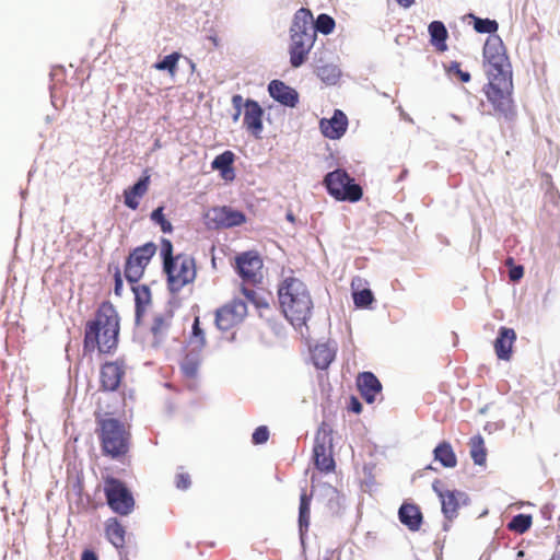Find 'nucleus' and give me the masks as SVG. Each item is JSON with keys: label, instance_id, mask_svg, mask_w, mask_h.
Here are the masks:
<instances>
[{"label": "nucleus", "instance_id": "1", "mask_svg": "<svg viewBox=\"0 0 560 560\" xmlns=\"http://www.w3.org/2000/svg\"><path fill=\"white\" fill-rule=\"evenodd\" d=\"M278 298L285 318L294 327L304 326L313 308L306 284L294 276L284 277L278 288Z\"/></svg>", "mask_w": 560, "mask_h": 560}, {"label": "nucleus", "instance_id": "2", "mask_svg": "<svg viewBox=\"0 0 560 560\" xmlns=\"http://www.w3.org/2000/svg\"><path fill=\"white\" fill-rule=\"evenodd\" d=\"M118 316L112 306H103L95 318L86 324L84 350L108 353L118 342Z\"/></svg>", "mask_w": 560, "mask_h": 560}, {"label": "nucleus", "instance_id": "3", "mask_svg": "<svg viewBox=\"0 0 560 560\" xmlns=\"http://www.w3.org/2000/svg\"><path fill=\"white\" fill-rule=\"evenodd\" d=\"M316 40L313 27V14L308 9L301 8L293 16L290 27V65L300 68L308 57Z\"/></svg>", "mask_w": 560, "mask_h": 560}, {"label": "nucleus", "instance_id": "4", "mask_svg": "<svg viewBox=\"0 0 560 560\" xmlns=\"http://www.w3.org/2000/svg\"><path fill=\"white\" fill-rule=\"evenodd\" d=\"M485 94L497 113L506 118L513 115L511 74L489 75Z\"/></svg>", "mask_w": 560, "mask_h": 560}, {"label": "nucleus", "instance_id": "5", "mask_svg": "<svg viewBox=\"0 0 560 560\" xmlns=\"http://www.w3.org/2000/svg\"><path fill=\"white\" fill-rule=\"evenodd\" d=\"M164 271L167 275L168 288L172 292L180 291L186 284L196 278L195 259L188 255H177L166 259Z\"/></svg>", "mask_w": 560, "mask_h": 560}, {"label": "nucleus", "instance_id": "6", "mask_svg": "<svg viewBox=\"0 0 560 560\" xmlns=\"http://www.w3.org/2000/svg\"><path fill=\"white\" fill-rule=\"evenodd\" d=\"M324 184L336 200L355 202L362 198V188L343 170L329 172L324 178Z\"/></svg>", "mask_w": 560, "mask_h": 560}, {"label": "nucleus", "instance_id": "7", "mask_svg": "<svg viewBox=\"0 0 560 560\" xmlns=\"http://www.w3.org/2000/svg\"><path fill=\"white\" fill-rule=\"evenodd\" d=\"M206 345L202 329L199 327V318L196 317L192 325V332L188 342V351L180 362V370L185 377L196 378L201 364V350Z\"/></svg>", "mask_w": 560, "mask_h": 560}, {"label": "nucleus", "instance_id": "8", "mask_svg": "<svg viewBox=\"0 0 560 560\" xmlns=\"http://www.w3.org/2000/svg\"><path fill=\"white\" fill-rule=\"evenodd\" d=\"M101 439L105 453L117 457L127 452V435L124 425L109 418L101 422Z\"/></svg>", "mask_w": 560, "mask_h": 560}, {"label": "nucleus", "instance_id": "9", "mask_svg": "<svg viewBox=\"0 0 560 560\" xmlns=\"http://www.w3.org/2000/svg\"><path fill=\"white\" fill-rule=\"evenodd\" d=\"M488 75L511 74L504 46L499 36H489L483 47Z\"/></svg>", "mask_w": 560, "mask_h": 560}, {"label": "nucleus", "instance_id": "10", "mask_svg": "<svg viewBox=\"0 0 560 560\" xmlns=\"http://www.w3.org/2000/svg\"><path fill=\"white\" fill-rule=\"evenodd\" d=\"M104 491L107 503L114 512L128 515L132 511L135 505L132 494L121 481L115 478L107 479Z\"/></svg>", "mask_w": 560, "mask_h": 560}, {"label": "nucleus", "instance_id": "11", "mask_svg": "<svg viewBox=\"0 0 560 560\" xmlns=\"http://www.w3.org/2000/svg\"><path fill=\"white\" fill-rule=\"evenodd\" d=\"M156 246L147 243L136 248L128 257L125 268V277L130 283L138 282L143 276L144 268L155 254Z\"/></svg>", "mask_w": 560, "mask_h": 560}, {"label": "nucleus", "instance_id": "12", "mask_svg": "<svg viewBox=\"0 0 560 560\" xmlns=\"http://www.w3.org/2000/svg\"><path fill=\"white\" fill-rule=\"evenodd\" d=\"M315 466L322 470L329 472L335 468V462L331 455V436L330 430L326 424H322L315 436L313 448Z\"/></svg>", "mask_w": 560, "mask_h": 560}, {"label": "nucleus", "instance_id": "13", "mask_svg": "<svg viewBox=\"0 0 560 560\" xmlns=\"http://www.w3.org/2000/svg\"><path fill=\"white\" fill-rule=\"evenodd\" d=\"M432 489L439 497L442 512L447 520L455 518L458 514V510L468 504V495L465 492L444 489L439 480L432 483Z\"/></svg>", "mask_w": 560, "mask_h": 560}, {"label": "nucleus", "instance_id": "14", "mask_svg": "<svg viewBox=\"0 0 560 560\" xmlns=\"http://www.w3.org/2000/svg\"><path fill=\"white\" fill-rule=\"evenodd\" d=\"M247 315V305L241 299H234L215 312V324L220 330H229L242 323Z\"/></svg>", "mask_w": 560, "mask_h": 560}, {"label": "nucleus", "instance_id": "15", "mask_svg": "<svg viewBox=\"0 0 560 560\" xmlns=\"http://www.w3.org/2000/svg\"><path fill=\"white\" fill-rule=\"evenodd\" d=\"M261 268L262 261L255 253L248 252L236 257V270L244 282H259L262 278Z\"/></svg>", "mask_w": 560, "mask_h": 560}, {"label": "nucleus", "instance_id": "16", "mask_svg": "<svg viewBox=\"0 0 560 560\" xmlns=\"http://www.w3.org/2000/svg\"><path fill=\"white\" fill-rule=\"evenodd\" d=\"M207 218L217 228H233L245 222V214L231 207L213 208L208 212Z\"/></svg>", "mask_w": 560, "mask_h": 560}, {"label": "nucleus", "instance_id": "17", "mask_svg": "<svg viewBox=\"0 0 560 560\" xmlns=\"http://www.w3.org/2000/svg\"><path fill=\"white\" fill-rule=\"evenodd\" d=\"M262 108L256 101H245L243 124L256 138H259L262 131Z\"/></svg>", "mask_w": 560, "mask_h": 560}, {"label": "nucleus", "instance_id": "18", "mask_svg": "<svg viewBox=\"0 0 560 560\" xmlns=\"http://www.w3.org/2000/svg\"><path fill=\"white\" fill-rule=\"evenodd\" d=\"M347 116L339 109H336L329 119L323 118L319 122L322 133L329 139H339L347 130Z\"/></svg>", "mask_w": 560, "mask_h": 560}, {"label": "nucleus", "instance_id": "19", "mask_svg": "<svg viewBox=\"0 0 560 560\" xmlns=\"http://www.w3.org/2000/svg\"><path fill=\"white\" fill-rule=\"evenodd\" d=\"M268 92L275 101L284 106L295 107L299 102L298 92L279 80H273L269 83Z\"/></svg>", "mask_w": 560, "mask_h": 560}, {"label": "nucleus", "instance_id": "20", "mask_svg": "<svg viewBox=\"0 0 560 560\" xmlns=\"http://www.w3.org/2000/svg\"><path fill=\"white\" fill-rule=\"evenodd\" d=\"M358 388L366 402L375 401L376 396L381 394L382 385L376 376L371 372L361 373L357 380Z\"/></svg>", "mask_w": 560, "mask_h": 560}, {"label": "nucleus", "instance_id": "21", "mask_svg": "<svg viewBox=\"0 0 560 560\" xmlns=\"http://www.w3.org/2000/svg\"><path fill=\"white\" fill-rule=\"evenodd\" d=\"M124 372V366L119 362L105 363L101 370V383L103 388L106 390L117 389Z\"/></svg>", "mask_w": 560, "mask_h": 560}, {"label": "nucleus", "instance_id": "22", "mask_svg": "<svg viewBox=\"0 0 560 560\" xmlns=\"http://www.w3.org/2000/svg\"><path fill=\"white\" fill-rule=\"evenodd\" d=\"M150 185V175L142 176L132 187L124 192L125 205L136 210L139 207V199L145 195Z\"/></svg>", "mask_w": 560, "mask_h": 560}, {"label": "nucleus", "instance_id": "23", "mask_svg": "<svg viewBox=\"0 0 560 560\" xmlns=\"http://www.w3.org/2000/svg\"><path fill=\"white\" fill-rule=\"evenodd\" d=\"M516 338L515 331L511 328L501 327L499 336L494 341L495 353L501 360H509L512 345Z\"/></svg>", "mask_w": 560, "mask_h": 560}, {"label": "nucleus", "instance_id": "24", "mask_svg": "<svg viewBox=\"0 0 560 560\" xmlns=\"http://www.w3.org/2000/svg\"><path fill=\"white\" fill-rule=\"evenodd\" d=\"M399 521L410 530H418L422 523V514L415 504L404 503L398 511Z\"/></svg>", "mask_w": 560, "mask_h": 560}, {"label": "nucleus", "instance_id": "25", "mask_svg": "<svg viewBox=\"0 0 560 560\" xmlns=\"http://www.w3.org/2000/svg\"><path fill=\"white\" fill-rule=\"evenodd\" d=\"M336 347L329 343L317 345L312 351V358L317 369L325 370L334 361Z\"/></svg>", "mask_w": 560, "mask_h": 560}, {"label": "nucleus", "instance_id": "26", "mask_svg": "<svg viewBox=\"0 0 560 560\" xmlns=\"http://www.w3.org/2000/svg\"><path fill=\"white\" fill-rule=\"evenodd\" d=\"M234 162V154L231 151H225L212 161L211 166L213 170L220 171L221 176L225 180L234 178V171L232 164Z\"/></svg>", "mask_w": 560, "mask_h": 560}, {"label": "nucleus", "instance_id": "27", "mask_svg": "<svg viewBox=\"0 0 560 560\" xmlns=\"http://www.w3.org/2000/svg\"><path fill=\"white\" fill-rule=\"evenodd\" d=\"M171 320H172V316L168 313L163 314V315H158L154 317V322L151 327V331L154 337L155 346H159L164 341L165 337L168 334L170 327H171Z\"/></svg>", "mask_w": 560, "mask_h": 560}, {"label": "nucleus", "instance_id": "28", "mask_svg": "<svg viewBox=\"0 0 560 560\" xmlns=\"http://www.w3.org/2000/svg\"><path fill=\"white\" fill-rule=\"evenodd\" d=\"M106 537L109 542L116 548H122L125 545L126 530L124 526L116 520L110 518L106 524Z\"/></svg>", "mask_w": 560, "mask_h": 560}, {"label": "nucleus", "instance_id": "29", "mask_svg": "<svg viewBox=\"0 0 560 560\" xmlns=\"http://www.w3.org/2000/svg\"><path fill=\"white\" fill-rule=\"evenodd\" d=\"M428 31L432 45L441 51L446 50L447 30L445 25L440 21H433L430 23Z\"/></svg>", "mask_w": 560, "mask_h": 560}, {"label": "nucleus", "instance_id": "30", "mask_svg": "<svg viewBox=\"0 0 560 560\" xmlns=\"http://www.w3.org/2000/svg\"><path fill=\"white\" fill-rule=\"evenodd\" d=\"M434 459L446 468H453L457 464L456 455L447 442H442L434 448Z\"/></svg>", "mask_w": 560, "mask_h": 560}, {"label": "nucleus", "instance_id": "31", "mask_svg": "<svg viewBox=\"0 0 560 560\" xmlns=\"http://www.w3.org/2000/svg\"><path fill=\"white\" fill-rule=\"evenodd\" d=\"M132 291L135 293V300H136V318L137 322L140 320V317L142 316L145 306L151 301V293L148 287L145 285H138L133 287Z\"/></svg>", "mask_w": 560, "mask_h": 560}, {"label": "nucleus", "instance_id": "32", "mask_svg": "<svg viewBox=\"0 0 560 560\" xmlns=\"http://www.w3.org/2000/svg\"><path fill=\"white\" fill-rule=\"evenodd\" d=\"M470 456L476 465H483L486 463L487 453L483 439L480 435H476L470 440Z\"/></svg>", "mask_w": 560, "mask_h": 560}, {"label": "nucleus", "instance_id": "33", "mask_svg": "<svg viewBox=\"0 0 560 560\" xmlns=\"http://www.w3.org/2000/svg\"><path fill=\"white\" fill-rule=\"evenodd\" d=\"M340 74L341 71L336 65H324L317 68L318 78L329 85L336 84Z\"/></svg>", "mask_w": 560, "mask_h": 560}, {"label": "nucleus", "instance_id": "34", "mask_svg": "<svg viewBox=\"0 0 560 560\" xmlns=\"http://www.w3.org/2000/svg\"><path fill=\"white\" fill-rule=\"evenodd\" d=\"M299 524L301 539L303 540V532L304 529H307L310 524V498L306 495L305 492H302L300 498Z\"/></svg>", "mask_w": 560, "mask_h": 560}, {"label": "nucleus", "instance_id": "35", "mask_svg": "<svg viewBox=\"0 0 560 560\" xmlns=\"http://www.w3.org/2000/svg\"><path fill=\"white\" fill-rule=\"evenodd\" d=\"M335 20L325 13H322L317 16L316 21H313L314 31L319 32L324 35H329L334 32L335 28Z\"/></svg>", "mask_w": 560, "mask_h": 560}, {"label": "nucleus", "instance_id": "36", "mask_svg": "<svg viewBox=\"0 0 560 560\" xmlns=\"http://www.w3.org/2000/svg\"><path fill=\"white\" fill-rule=\"evenodd\" d=\"M532 526V516L527 514H517L512 521L509 523V528L511 530L523 534L529 529Z\"/></svg>", "mask_w": 560, "mask_h": 560}, {"label": "nucleus", "instance_id": "37", "mask_svg": "<svg viewBox=\"0 0 560 560\" xmlns=\"http://www.w3.org/2000/svg\"><path fill=\"white\" fill-rule=\"evenodd\" d=\"M179 59V54L173 52L171 55L165 56L161 61L154 65V68L158 70H166L170 72L172 77L175 75L177 62Z\"/></svg>", "mask_w": 560, "mask_h": 560}, {"label": "nucleus", "instance_id": "38", "mask_svg": "<svg viewBox=\"0 0 560 560\" xmlns=\"http://www.w3.org/2000/svg\"><path fill=\"white\" fill-rule=\"evenodd\" d=\"M474 28L478 33L492 34V33L497 32L498 23L494 20L476 18L475 23H474Z\"/></svg>", "mask_w": 560, "mask_h": 560}, {"label": "nucleus", "instance_id": "39", "mask_svg": "<svg viewBox=\"0 0 560 560\" xmlns=\"http://www.w3.org/2000/svg\"><path fill=\"white\" fill-rule=\"evenodd\" d=\"M353 302L358 307H366L373 302L372 291L363 289L361 291L353 292Z\"/></svg>", "mask_w": 560, "mask_h": 560}, {"label": "nucleus", "instance_id": "40", "mask_svg": "<svg viewBox=\"0 0 560 560\" xmlns=\"http://www.w3.org/2000/svg\"><path fill=\"white\" fill-rule=\"evenodd\" d=\"M151 219H152V221H154L156 224H159L161 226V230L164 233H168L172 231V224L164 218L163 207L156 208L151 213Z\"/></svg>", "mask_w": 560, "mask_h": 560}, {"label": "nucleus", "instance_id": "41", "mask_svg": "<svg viewBox=\"0 0 560 560\" xmlns=\"http://www.w3.org/2000/svg\"><path fill=\"white\" fill-rule=\"evenodd\" d=\"M447 72L451 77L457 75L462 82H468L470 80V74L466 71H463L458 62H451L450 67L447 68Z\"/></svg>", "mask_w": 560, "mask_h": 560}, {"label": "nucleus", "instance_id": "42", "mask_svg": "<svg viewBox=\"0 0 560 560\" xmlns=\"http://www.w3.org/2000/svg\"><path fill=\"white\" fill-rule=\"evenodd\" d=\"M268 439H269V430L265 425L258 427L252 435L253 443L257 444V445L266 443L268 441Z\"/></svg>", "mask_w": 560, "mask_h": 560}, {"label": "nucleus", "instance_id": "43", "mask_svg": "<svg viewBox=\"0 0 560 560\" xmlns=\"http://www.w3.org/2000/svg\"><path fill=\"white\" fill-rule=\"evenodd\" d=\"M244 98L242 97V95H234L232 97V105L235 109V114L233 115V121H237L242 115V109L244 108Z\"/></svg>", "mask_w": 560, "mask_h": 560}, {"label": "nucleus", "instance_id": "44", "mask_svg": "<svg viewBox=\"0 0 560 560\" xmlns=\"http://www.w3.org/2000/svg\"><path fill=\"white\" fill-rule=\"evenodd\" d=\"M176 487L180 490H186L190 487V477L187 474L180 472L176 477Z\"/></svg>", "mask_w": 560, "mask_h": 560}, {"label": "nucleus", "instance_id": "45", "mask_svg": "<svg viewBox=\"0 0 560 560\" xmlns=\"http://www.w3.org/2000/svg\"><path fill=\"white\" fill-rule=\"evenodd\" d=\"M172 250H173L172 243L170 241H167V240H164L163 243H162V249H161V254L163 256L164 261L166 259L174 258L172 256Z\"/></svg>", "mask_w": 560, "mask_h": 560}, {"label": "nucleus", "instance_id": "46", "mask_svg": "<svg viewBox=\"0 0 560 560\" xmlns=\"http://www.w3.org/2000/svg\"><path fill=\"white\" fill-rule=\"evenodd\" d=\"M524 275L523 266H513L510 269L509 277L512 281H518Z\"/></svg>", "mask_w": 560, "mask_h": 560}, {"label": "nucleus", "instance_id": "47", "mask_svg": "<svg viewBox=\"0 0 560 560\" xmlns=\"http://www.w3.org/2000/svg\"><path fill=\"white\" fill-rule=\"evenodd\" d=\"M350 409L355 413L361 412V409H362L361 402L354 397L351 398Z\"/></svg>", "mask_w": 560, "mask_h": 560}, {"label": "nucleus", "instance_id": "48", "mask_svg": "<svg viewBox=\"0 0 560 560\" xmlns=\"http://www.w3.org/2000/svg\"><path fill=\"white\" fill-rule=\"evenodd\" d=\"M121 288H122V281L120 279L119 273H116V276H115V292H116V294H120Z\"/></svg>", "mask_w": 560, "mask_h": 560}, {"label": "nucleus", "instance_id": "49", "mask_svg": "<svg viewBox=\"0 0 560 560\" xmlns=\"http://www.w3.org/2000/svg\"><path fill=\"white\" fill-rule=\"evenodd\" d=\"M81 560H98L93 551L85 550L82 553Z\"/></svg>", "mask_w": 560, "mask_h": 560}, {"label": "nucleus", "instance_id": "50", "mask_svg": "<svg viewBox=\"0 0 560 560\" xmlns=\"http://www.w3.org/2000/svg\"><path fill=\"white\" fill-rule=\"evenodd\" d=\"M244 295L250 300V301H254L255 300V295H256V292L254 290H250V289H246V288H243L242 289Z\"/></svg>", "mask_w": 560, "mask_h": 560}, {"label": "nucleus", "instance_id": "51", "mask_svg": "<svg viewBox=\"0 0 560 560\" xmlns=\"http://www.w3.org/2000/svg\"><path fill=\"white\" fill-rule=\"evenodd\" d=\"M396 1L400 7L407 9V8H410L415 3L416 0H396Z\"/></svg>", "mask_w": 560, "mask_h": 560}, {"label": "nucleus", "instance_id": "52", "mask_svg": "<svg viewBox=\"0 0 560 560\" xmlns=\"http://www.w3.org/2000/svg\"><path fill=\"white\" fill-rule=\"evenodd\" d=\"M550 560H560V549L552 555Z\"/></svg>", "mask_w": 560, "mask_h": 560}, {"label": "nucleus", "instance_id": "53", "mask_svg": "<svg viewBox=\"0 0 560 560\" xmlns=\"http://www.w3.org/2000/svg\"><path fill=\"white\" fill-rule=\"evenodd\" d=\"M287 219H288V221H290V222H294V215H293V213H291V212L287 213Z\"/></svg>", "mask_w": 560, "mask_h": 560}, {"label": "nucleus", "instance_id": "54", "mask_svg": "<svg viewBox=\"0 0 560 560\" xmlns=\"http://www.w3.org/2000/svg\"><path fill=\"white\" fill-rule=\"evenodd\" d=\"M524 556H525V552H524L523 550H520V551L517 552V557H518V558H522V557H524Z\"/></svg>", "mask_w": 560, "mask_h": 560}, {"label": "nucleus", "instance_id": "55", "mask_svg": "<svg viewBox=\"0 0 560 560\" xmlns=\"http://www.w3.org/2000/svg\"><path fill=\"white\" fill-rule=\"evenodd\" d=\"M512 262H513L512 258H509L508 261H506L508 265H512Z\"/></svg>", "mask_w": 560, "mask_h": 560}]
</instances>
